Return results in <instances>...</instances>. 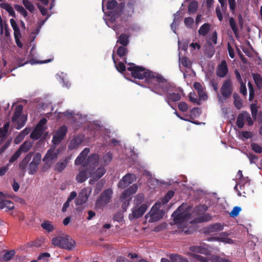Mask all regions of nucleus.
<instances>
[{
  "mask_svg": "<svg viewBox=\"0 0 262 262\" xmlns=\"http://www.w3.org/2000/svg\"><path fill=\"white\" fill-rule=\"evenodd\" d=\"M252 149L256 153L260 154L262 152V147L257 143H252L251 144Z\"/></svg>",
  "mask_w": 262,
  "mask_h": 262,
  "instance_id": "3c124183",
  "label": "nucleus"
},
{
  "mask_svg": "<svg viewBox=\"0 0 262 262\" xmlns=\"http://www.w3.org/2000/svg\"><path fill=\"white\" fill-rule=\"evenodd\" d=\"M52 244L55 246L68 250H72L75 246V242L66 234L53 237Z\"/></svg>",
  "mask_w": 262,
  "mask_h": 262,
  "instance_id": "20e7f679",
  "label": "nucleus"
},
{
  "mask_svg": "<svg viewBox=\"0 0 262 262\" xmlns=\"http://www.w3.org/2000/svg\"><path fill=\"white\" fill-rule=\"evenodd\" d=\"M198 94L200 100H205L207 98V95L204 89L198 92Z\"/></svg>",
  "mask_w": 262,
  "mask_h": 262,
  "instance_id": "69168bd1",
  "label": "nucleus"
},
{
  "mask_svg": "<svg viewBox=\"0 0 262 262\" xmlns=\"http://www.w3.org/2000/svg\"><path fill=\"white\" fill-rule=\"evenodd\" d=\"M124 7L125 4L124 3H121L118 5L117 2L115 0L108 1L106 4L107 9H114L113 11L110 12L108 14V16L110 17L111 21H114L117 18L121 16L124 9Z\"/></svg>",
  "mask_w": 262,
  "mask_h": 262,
  "instance_id": "39448f33",
  "label": "nucleus"
},
{
  "mask_svg": "<svg viewBox=\"0 0 262 262\" xmlns=\"http://www.w3.org/2000/svg\"><path fill=\"white\" fill-rule=\"evenodd\" d=\"M205 54L209 58L211 57L214 55V50L212 45H209L205 49Z\"/></svg>",
  "mask_w": 262,
  "mask_h": 262,
  "instance_id": "09e8293b",
  "label": "nucleus"
},
{
  "mask_svg": "<svg viewBox=\"0 0 262 262\" xmlns=\"http://www.w3.org/2000/svg\"><path fill=\"white\" fill-rule=\"evenodd\" d=\"M253 77L255 84L258 86L262 85V78L259 74H254Z\"/></svg>",
  "mask_w": 262,
  "mask_h": 262,
  "instance_id": "4d7b16f0",
  "label": "nucleus"
},
{
  "mask_svg": "<svg viewBox=\"0 0 262 262\" xmlns=\"http://www.w3.org/2000/svg\"><path fill=\"white\" fill-rule=\"evenodd\" d=\"M32 146V142L29 141L24 142L18 148V149L15 152V153L9 159L10 163H13L15 162L24 152H28Z\"/></svg>",
  "mask_w": 262,
  "mask_h": 262,
  "instance_id": "f8f14e48",
  "label": "nucleus"
},
{
  "mask_svg": "<svg viewBox=\"0 0 262 262\" xmlns=\"http://www.w3.org/2000/svg\"><path fill=\"white\" fill-rule=\"evenodd\" d=\"M127 70L131 72L132 77L136 79H145L147 82L159 92L168 90L167 80L160 74L150 71L143 67H128Z\"/></svg>",
  "mask_w": 262,
  "mask_h": 262,
  "instance_id": "f257e3e1",
  "label": "nucleus"
},
{
  "mask_svg": "<svg viewBox=\"0 0 262 262\" xmlns=\"http://www.w3.org/2000/svg\"><path fill=\"white\" fill-rule=\"evenodd\" d=\"M247 156L250 161V164L255 163L256 161L258 159L257 156L252 153L247 154Z\"/></svg>",
  "mask_w": 262,
  "mask_h": 262,
  "instance_id": "6e6d98bb",
  "label": "nucleus"
},
{
  "mask_svg": "<svg viewBox=\"0 0 262 262\" xmlns=\"http://www.w3.org/2000/svg\"><path fill=\"white\" fill-rule=\"evenodd\" d=\"M180 62L182 64V66H189L190 61L187 57H182L179 58Z\"/></svg>",
  "mask_w": 262,
  "mask_h": 262,
  "instance_id": "0e129e2a",
  "label": "nucleus"
},
{
  "mask_svg": "<svg viewBox=\"0 0 262 262\" xmlns=\"http://www.w3.org/2000/svg\"><path fill=\"white\" fill-rule=\"evenodd\" d=\"M181 96L179 93H168L166 96V100L169 104L170 102H176L180 100Z\"/></svg>",
  "mask_w": 262,
  "mask_h": 262,
  "instance_id": "cd10ccee",
  "label": "nucleus"
},
{
  "mask_svg": "<svg viewBox=\"0 0 262 262\" xmlns=\"http://www.w3.org/2000/svg\"><path fill=\"white\" fill-rule=\"evenodd\" d=\"M211 219H212V217L209 214L206 213V214H204L203 215L200 216L198 219V220L199 222H205L209 221Z\"/></svg>",
  "mask_w": 262,
  "mask_h": 262,
  "instance_id": "864d4df0",
  "label": "nucleus"
},
{
  "mask_svg": "<svg viewBox=\"0 0 262 262\" xmlns=\"http://www.w3.org/2000/svg\"><path fill=\"white\" fill-rule=\"evenodd\" d=\"M99 160V156L98 154H94L89 156L86 161L83 164V166H88L96 167L98 165Z\"/></svg>",
  "mask_w": 262,
  "mask_h": 262,
  "instance_id": "6ab92c4d",
  "label": "nucleus"
},
{
  "mask_svg": "<svg viewBox=\"0 0 262 262\" xmlns=\"http://www.w3.org/2000/svg\"><path fill=\"white\" fill-rule=\"evenodd\" d=\"M210 30V25L209 23H205L201 26L198 30L199 35L205 36Z\"/></svg>",
  "mask_w": 262,
  "mask_h": 262,
  "instance_id": "473e14b6",
  "label": "nucleus"
},
{
  "mask_svg": "<svg viewBox=\"0 0 262 262\" xmlns=\"http://www.w3.org/2000/svg\"><path fill=\"white\" fill-rule=\"evenodd\" d=\"M138 187L136 185H133L125 190L120 197V201L126 199H131V196L137 191Z\"/></svg>",
  "mask_w": 262,
  "mask_h": 262,
  "instance_id": "a211bd4d",
  "label": "nucleus"
},
{
  "mask_svg": "<svg viewBox=\"0 0 262 262\" xmlns=\"http://www.w3.org/2000/svg\"><path fill=\"white\" fill-rule=\"evenodd\" d=\"M233 91L232 82L230 79L226 80L223 83L221 93L224 99L228 98L232 94Z\"/></svg>",
  "mask_w": 262,
  "mask_h": 262,
  "instance_id": "2eb2a0df",
  "label": "nucleus"
},
{
  "mask_svg": "<svg viewBox=\"0 0 262 262\" xmlns=\"http://www.w3.org/2000/svg\"><path fill=\"white\" fill-rule=\"evenodd\" d=\"M147 209V205L146 204H142L139 207L136 206L132 209V213L129 214L128 217L130 220L137 219L141 217Z\"/></svg>",
  "mask_w": 262,
  "mask_h": 262,
  "instance_id": "4468645a",
  "label": "nucleus"
},
{
  "mask_svg": "<svg viewBox=\"0 0 262 262\" xmlns=\"http://www.w3.org/2000/svg\"><path fill=\"white\" fill-rule=\"evenodd\" d=\"M67 127L63 125L60 127L53 136L52 142L53 144L56 145L60 143L64 138L67 133Z\"/></svg>",
  "mask_w": 262,
  "mask_h": 262,
  "instance_id": "dca6fc26",
  "label": "nucleus"
},
{
  "mask_svg": "<svg viewBox=\"0 0 262 262\" xmlns=\"http://www.w3.org/2000/svg\"><path fill=\"white\" fill-rule=\"evenodd\" d=\"M169 258L172 262H189L187 258L178 254H171Z\"/></svg>",
  "mask_w": 262,
  "mask_h": 262,
  "instance_id": "2f4dec72",
  "label": "nucleus"
},
{
  "mask_svg": "<svg viewBox=\"0 0 262 262\" xmlns=\"http://www.w3.org/2000/svg\"><path fill=\"white\" fill-rule=\"evenodd\" d=\"M90 176L92 179L89 180L91 185L94 184L96 181L100 179L106 172L104 167H100L96 169L95 167L89 166Z\"/></svg>",
  "mask_w": 262,
  "mask_h": 262,
  "instance_id": "9b49d317",
  "label": "nucleus"
},
{
  "mask_svg": "<svg viewBox=\"0 0 262 262\" xmlns=\"http://www.w3.org/2000/svg\"><path fill=\"white\" fill-rule=\"evenodd\" d=\"M70 158L66 157L64 160L57 162L55 166V170L57 172H61L67 166Z\"/></svg>",
  "mask_w": 262,
  "mask_h": 262,
  "instance_id": "a878e982",
  "label": "nucleus"
},
{
  "mask_svg": "<svg viewBox=\"0 0 262 262\" xmlns=\"http://www.w3.org/2000/svg\"><path fill=\"white\" fill-rule=\"evenodd\" d=\"M41 227L49 232H51L54 230V226L49 221H45L41 225Z\"/></svg>",
  "mask_w": 262,
  "mask_h": 262,
  "instance_id": "79ce46f5",
  "label": "nucleus"
},
{
  "mask_svg": "<svg viewBox=\"0 0 262 262\" xmlns=\"http://www.w3.org/2000/svg\"><path fill=\"white\" fill-rule=\"evenodd\" d=\"M193 23V18L191 17H186L184 19V24L187 27L191 28Z\"/></svg>",
  "mask_w": 262,
  "mask_h": 262,
  "instance_id": "bf43d9fd",
  "label": "nucleus"
},
{
  "mask_svg": "<svg viewBox=\"0 0 262 262\" xmlns=\"http://www.w3.org/2000/svg\"><path fill=\"white\" fill-rule=\"evenodd\" d=\"M241 211V208L240 207L235 206L233 208L232 210L230 213V215L232 217H236L238 216Z\"/></svg>",
  "mask_w": 262,
  "mask_h": 262,
  "instance_id": "5fc2aeb1",
  "label": "nucleus"
},
{
  "mask_svg": "<svg viewBox=\"0 0 262 262\" xmlns=\"http://www.w3.org/2000/svg\"><path fill=\"white\" fill-rule=\"evenodd\" d=\"M187 209V204L183 203L172 213L171 217L175 224H184L190 218L191 214L186 210Z\"/></svg>",
  "mask_w": 262,
  "mask_h": 262,
  "instance_id": "7ed1b4c3",
  "label": "nucleus"
},
{
  "mask_svg": "<svg viewBox=\"0 0 262 262\" xmlns=\"http://www.w3.org/2000/svg\"><path fill=\"white\" fill-rule=\"evenodd\" d=\"M15 251L14 250L8 251L3 255V259L5 261H8L12 259L15 255Z\"/></svg>",
  "mask_w": 262,
  "mask_h": 262,
  "instance_id": "de8ad7c7",
  "label": "nucleus"
},
{
  "mask_svg": "<svg viewBox=\"0 0 262 262\" xmlns=\"http://www.w3.org/2000/svg\"><path fill=\"white\" fill-rule=\"evenodd\" d=\"M229 25L232 30L236 37H238V29L236 24V22L233 17L229 18Z\"/></svg>",
  "mask_w": 262,
  "mask_h": 262,
  "instance_id": "58836bf2",
  "label": "nucleus"
},
{
  "mask_svg": "<svg viewBox=\"0 0 262 262\" xmlns=\"http://www.w3.org/2000/svg\"><path fill=\"white\" fill-rule=\"evenodd\" d=\"M117 43L122 46H127L129 43V36L126 34H121L118 38Z\"/></svg>",
  "mask_w": 262,
  "mask_h": 262,
  "instance_id": "72a5a7b5",
  "label": "nucleus"
},
{
  "mask_svg": "<svg viewBox=\"0 0 262 262\" xmlns=\"http://www.w3.org/2000/svg\"><path fill=\"white\" fill-rule=\"evenodd\" d=\"M246 115H247V112L245 111L238 114L237 120L236 125L239 128H242L244 125V121L246 118Z\"/></svg>",
  "mask_w": 262,
  "mask_h": 262,
  "instance_id": "bb28decb",
  "label": "nucleus"
},
{
  "mask_svg": "<svg viewBox=\"0 0 262 262\" xmlns=\"http://www.w3.org/2000/svg\"><path fill=\"white\" fill-rule=\"evenodd\" d=\"M136 179V176L132 173H127L123 177L118 183V187L125 188L132 184Z\"/></svg>",
  "mask_w": 262,
  "mask_h": 262,
  "instance_id": "f3484780",
  "label": "nucleus"
},
{
  "mask_svg": "<svg viewBox=\"0 0 262 262\" xmlns=\"http://www.w3.org/2000/svg\"><path fill=\"white\" fill-rule=\"evenodd\" d=\"M60 151V148L56 149L55 146H51L43 158V162L45 164L51 165L57 160Z\"/></svg>",
  "mask_w": 262,
  "mask_h": 262,
  "instance_id": "9d476101",
  "label": "nucleus"
},
{
  "mask_svg": "<svg viewBox=\"0 0 262 262\" xmlns=\"http://www.w3.org/2000/svg\"><path fill=\"white\" fill-rule=\"evenodd\" d=\"M250 109L251 112V115L254 119H256L257 113V108L256 103H252L250 105Z\"/></svg>",
  "mask_w": 262,
  "mask_h": 262,
  "instance_id": "603ef678",
  "label": "nucleus"
},
{
  "mask_svg": "<svg viewBox=\"0 0 262 262\" xmlns=\"http://www.w3.org/2000/svg\"><path fill=\"white\" fill-rule=\"evenodd\" d=\"M6 208V211L12 210L14 208V205L12 202L0 198V209Z\"/></svg>",
  "mask_w": 262,
  "mask_h": 262,
  "instance_id": "b1692460",
  "label": "nucleus"
},
{
  "mask_svg": "<svg viewBox=\"0 0 262 262\" xmlns=\"http://www.w3.org/2000/svg\"><path fill=\"white\" fill-rule=\"evenodd\" d=\"M210 260L211 262H231L229 259L223 258L218 255H213Z\"/></svg>",
  "mask_w": 262,
  "mask_h": 262,
  "instance_id": "a18cd8bd",
  "label": "nucleus"
},
{
  "mask_svg": "<svg viewBox=\"0 0 262 262\" xmlns=\"http://www.w3.org/2000/svg\"><path fill=\"white\" fill-rule=\"evenodd\" d=\"M23 106L21 104L17 105L12 116V122L15 123L14 127L17 129H19L23 127L27 120V117L25 115H22Z\"/></svg>",
  "mask_w": 262,
  "mask_h": 262,
  "instance_id": "423d86ee",
  "label": "nucleus"
},
{
  "mask_svg": "<svg viewBox=\"0 0 262 262\" xmlns=\"http://www.w3.org/2000/svg\"><path fill=\"white\" fill-rule=\"evenodd\" d=\"M195 94H191V93L189 94V100L193 103H196L198 105H200L201 102L199 100H198V99L194 97Z\"/></svg>",
  "mask_w": 262,
  "mask_h": 262,
  "instance_id": "e2e57ef3",
  "label": "nucleus"
},
{
  "mask_svg": "<svg viewBox=\"0 0 262 262\" xmlns=\"http://www.w3.org/2000/svg\"><path fill=\"white\" fill-rule=\"evenodd\" d=\"M126 47L122 46L118 47L117 54L119 56V59H116L115 55H113V59L115 66H125V63L127 64V66H136V64L132 62L127 63L126 59L124 57V56L127 52V49L125 48Z\"/></svg>",
  "mask_w": 262,
  "mask_h": 262,
  "instance_id": "1a4fd4ad",
  "label": "nucleus"
},
{
  "mask_svg": "<svg viewBox=\"0 0 262 262\" xmlns=\"http://www.w3.org/2000/svg\"><path fill=\"white\" fill-rule=\"evenodd\" d=\"M212 239L217 241L219 242H222L228 244H231L233 243V240L231 238H228L227 237H223V236H219V237H214L212 238H208V241H211Z\"/></svg>",
  "mask_w": 262,
  "mask_h": 262,
  "instance_id": "ea45409f",
  "label": "nucleus"
},
{
  "mask_svg": "<svg viewBox=\"0 0 262 262\" xmlns=\"http://www.w3.org/2000/svg\"><path fill=\"white\" fill-rule=\"evenodd\" d=\"M10 126V123L9 122L6 123L4 125L3 128L1 127V130L2 132V133L5 136H6L7 133L8 132L9 128Z\"/></svg>",
  "mask_w": 262,
  "mask_h": 262,
  "instance_id": "774afa93",
  "label": "nucleus"
},
{
  "mask_svg": "<svg viewBox=\"0 0 262 262\" xmlns=\"http://www.w3.org/2000/svg\"><path fill=\"white\" fill-rule=\"evenodd\" d=\"M0 7L6 10L10 15L15 17V13L13 7L8 3H2L0 4Z\"/></svg>",
  "mask_w": 262,
  "mask_h": 262,
  "instance_id": "f704fd0d",
  "label": "nucleus"
},
{
  "mask_svg": "<svg viewBox=\"0 0 262 262\" xmlns=\"http://www.w3.org/2000/svg\"><path fill=\"white\" fill-rule=\"evenodd\" d=\"M187 254L188 256L196 259L200 262H209V259L208 257H204L196 253H193L188 252H187Z\"/></svg>",
  "mask_w": 262,
  "mask_h": 262,
  "instance_id": "e433bc0d",
  "label": "nucleus"
},
{
  "mask_svg": "<svg viewBox=\"0 0 262 262\" xmlns=\"http://www.w3.org/2000/svg\"><path fill=\"white\" fill-rule=\"evenodd\" d=\"M136 3V0H129L128 2L126 8V15L127 16L131 17L133 15Z\"/></svg>",
  "mask_w": 262,
  "mask_h": 262,
  "instance_id": "393cba45",
  "label": "nucleus"
},
{
  "mask_svg": "<svg viewBox=\"0 0 262 262\" xmlns=\"http://www.w3.org/2000/svg\"><path fill=\"white\" fill-rule=\"evenodd\" d=\"M217 33L216 30L214 31L211 35L207 37V42L209 45H212V43L216 45L217 43Z\"/></svg>",
  "mask_w": 262,
  "mask_h": 262,
  "instance_id": "c9c22d12",
  "label": "nucleus"
},
{
  "mask_svg": "<svg viewBox=\"0 0 262 262\" xmlns=\"http://www.w3.org/2000/svg\"><path fill=\"white\" fill-rule=\"evenodd\" d=\"M144 200V195L142 193L138 194L134 200L135 204L136 206L141 204Z\"/></svg>",
  "mask_w": 262,
  "mask_h": 262,
  "instance_id": "8fccbe9b",
  "label": "nucleus"
},
{
  "mask_svg": "<svg viewBox=\"0 0 262 262\" xmlns=\"http://www.w3.org/2000/svg\"><path fill=\"white\" fill-rule=\"evenodd\" d=\"M198 8V3L196 1H192L189 4L188 11L189 13H193L196 11Z\"/></svg>",
  "mask_w": 262,
  "mask_h": 262,
  "instance_id": "37998d69",
  "label": "nucleus"
},
{
  "mask_svg": "<svg viewBox=\"0 0 262 262\" xmlns=\"http://www.w3.org/2000/svg\"><path fill=\"white\" fill-rule=\"evenodd\" d=\"M22 3L25 8L30 12L33 13L34 12L35 7L31 2L28 0H23Z\"/></svg>",
  "mask_w": 262,
  "mask_h": 262,
  "instance_id": "c03bdc74",
  "label": "nucleus"
},
{
  "mask_svg": "<svg viewBox=\"0 0 262 262\" xmlns=\"http://www.w3.org/2000/svg\"><path fill=\"white\" fill-rule=\"evenodd\" d=\"M241 136H242L241 139L243 140H244V139H248L249 138H251L253 136V135H252V133L250 132L242 131L241 132Z\"/></svg>",
  "mask_w": 262,
  "mask_h": 262,
  "instance_id": "13d9d810",
  "label": "nucleus"
},
{
  "mask_svg": "<svg viewBox=\"0 0 262 262\" xmlns=\"http://www.w3.org/2000/svg\"><path fill=\"white\" fill-rule=\"evenodd\" d=\"M41 155L40 153H34L33 151L28 152L24 159L19 163L18 167L20 170L25 173L28 167V173L30 174H35L41 162Z\"/></svg>",
  "mask_w": 262,
  "mask_h": 262,
  "instance_id": "f03ea898",
  "label": "nucleus"
},
{
  "mask_svg": "<svg viewBox=\"0 0 262 262\" xmlns=\"http://www.w3.org/2000/svg\"><path fill=\"white\" fill-rule=\"evenodd\" d=\"M45 129H42L37 127H35L34 130L30 134V137L34 140H38L42 135Z\"/></svg>",
  "mask_w": 262,
  "mask_h": 262,
  "instance_id": "c85d7f7f",
  "label": "nucleus"
},
{
  "mask_svg": "<svg viewBox=\"0 0 262 262\" xmlns=\"http://www.w3.org/2000/svg\"><path fill=\"white\" fill-rule=\"evenodd\" d=\"M223 229V227L220 223H215L209 226L206 228L204 230V233L205 234H209L215 232L222 231Z\"/></svg>",
  "mask_w": 262,
  "mask_h": 262,
  "instance_id": "412c9836",
  "label": "nucleus"
},
{
  "mask_svg": "<svg viewBox=\"0 0 262 262\" xmlns=\"http://www.w3.org/2000/svg\"><path fill=\"white\" fill-rule=\"evenodd\" d=\"M113 190L108 188L104 190L99 195L96 202V207L98 208H102L111 202Z\"/></svg>",
  "mask_w": 262,
  "mask_h": 262,
  "instance_id": "6e6552de",
  "label": "nucleus"
},
{
  "mask_svg": "<svg viewBox=\"0 0 262 262\" xmlns=\"http://www.w3.org/2000/svg\"><path fill=\"white\" fill-rule=\"evenodd\" d=\"M90 176L89 166L86 169L81 170L76 177V180L79 183L85 182L88 178Z\"/></svg>",
  "mask_w": 262,
  "mask_h": 262,
  "instance_id": "aec40b11",
  "label": "nucleus"
},
{
  "mask_svg": "<svg viewBox=\"0 0 262 262\" xmlns=\"http://www.w3.org/2000/svg\"><path fill=\"white\" fill-rule=\"evenodd\" d=\"M164 215V211L162 210H158L157 208L155 209V206H154L151 210L145 215V218L148 220V222L154 223L158 221L162 218Z\"/></svg>",
  "mask_w": 262,
  "mask_h": 262,
  "instance_id": "ddd939ff",
  "label": "nucleus"
},
{
  "mask_svg": "<svg viewBox=\"0 0 262 262\" xmlns=\"http://www.w3.org/2000/svg\"><path fill=\"white\" fill-rule=\"evenodd\" d=\"M234 190L238 191V195L245 196L250 191V180L248 177H245L238 180L234 188Z\"/></svg>",
  "mask_w": 262,
  "mask_h": 262,
  "instance_id": "0eeeda50",
  "label": "nucleus"
},
{
  "mask_svg": "<svg viewBox=\"0 0 262 262\" xmlns=\"http://www.w3.org/2000/svg\"><path fill=\"white\" fill-rule=\"evenodd\" d=\"M190 253H201L208 255L210 254V251L207 248L200 246H191L189 248Z\"/></svg>",
  "mask_w": 262,
  "mask_h": 262,
  "instance_id": "4be33fe9",
  "label": "nucleus"
},
{
  "mask_svg": "<svg viewBox=\"0 0 262 262\" xmlns=\"http://www.w3.org/2000/svg\"><path fill=\"white\" fill-rule=\"evenodd\" d=\"M178 108L182 112H186L188 110V105L185 102H181L178 104Z\"/></svg>",
  "mask_w": 262,
  "mask_h": 262,
  "instance_id": "052dcab7",
  "label": "nucleus"
},
{
  "mask_svg": "<svg viewBox=\"0 0 262 262\" xmlns=\"http://www.w3.org/2000/svg\"><path fill=\"white\" fill-rule=\"evenodd\" d=\"M52 60V59H49L47 60H42V61H38L34 59H32L30 60L29 63L31 64H37V63H38V64L47 63L48 62L51 61Z\"/></svg>",
  "mask_w": 262,
  "mask_h": 262,
  "instance_id": "680f3d73",
  "label": "nucleus"
},
{
  "mask_svg": "<svg viewBox=\"0 0 262 262\" xmlns=\"http://www.w3.org/2000/svg\"><path fill=\"white\" fill-rule=\"evenodd\" d=\"M208 209V207L206 205H201L195 207V211H203L205 212Z\"/></svg>",
  "mask_w": 262,
  "mask_h": 262,
  "instance_id": "338daca9",
  "label": "nucleus"
},
{
  "mask_svg": "<svg viewBox=\"0 0 262 262\" xmlns=\"http://www.w3.org/2000/svg\"><path fill=\"white\" fill-rule=\"evenodd\" d=\"M89 195L86 191H82L80 192L77 198L76 199L75 203L76 206L82 205L84 204L88 200Z\"/></svg>",
  "mask_w": 262,
  "mask_h": 262,
  "instance_id": "5701e85b",
  "label": "nucleus"
},
{
  "mask_svg": "<svg viewBox=\"0 0 262 262\" xmlns=\"http://www.w3.org/2000/svg\"><path fill=\"white\" fill-rule=\"evenodd\" d=\"M113 159V154L108 151L100 159V163L103 166L108 165Z\"/></svg>",
  "mask_w": 262,
  "mask_h": 262,
  "instance_id": "c756f323",
  "label": "nucleus"
},
{
  "mask_svg": "<svg viewBox=\"0 0 262 262\" xmlns=\"http://www.w3.org/2000/svg\"><path fill=\"white\" fill-rule=\"evenodd\" d=\"M82 140L80 137H75L71 141L69 148L70 149L76 148L82 143Z\"/></svg>",
  "mask_w": 262,
  "mask_h": 262,
  "instance_id": "7c9ffc66",
  "label": "nucleus"
},
{
  "mask_svg": "<svg viewBox=\"0 0 262 262\" xmlns=\"http://www.w3.org/2000/svg\"><path fill=\"white\" fill-rule=\"evenodd\" d=\"M233 97L234 98L233 103L235 107L237 109L240 110L243 107V103L239 96L236 94H233Z\"/></svg>",
  "mask_w": 262,
  "mask_h": 262,
  "instance_id": "a19ab883",
  "label": "nucleus"
},
{
  "mask_svg": "<svg viewBox=\"0 0 262 262\" xmlns=\"http://www.w3.org/2000/svg\"><path fill=\"white\" fill-rule=\"evenodd\" d=\"M228 72V67H218L216 74L220 77H224Z\"/></svg>",
  "mask_w": 262,
  "mask_h": 262,
  "instance_id": "4c0bfd02",
  "label": "nucleus"
},
{
  "mask_svg": "<svg viewBox=\"0 0 262 262\" xmlns=\"http://www.w3.org/2000/svg\"><path fill=\"white\" fill-rule=\"evenodd\" d=\"M14 8L17 11L21 13L24 17H26L28 16L27 11L23 6L16 4L14 5Z\"/></svg>",
  "mask_w": 262,
  "mask_h": 262,
  "instance_id": "49530a36",
  "label": "nucleus"
}]
</instances>
